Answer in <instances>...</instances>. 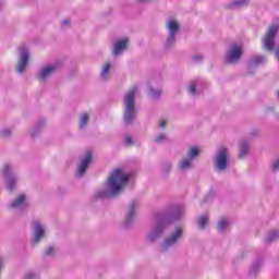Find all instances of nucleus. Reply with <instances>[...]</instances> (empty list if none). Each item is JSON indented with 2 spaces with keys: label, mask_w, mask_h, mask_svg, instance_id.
<instances>
[{
  "label": "nucleus",
  "mask_w": 279,
  "mask_h": 279,
  "mask_svg": "<svg viewBox=\"0 0 279 279\" xmlns=\"http://www.w3.org/2000/svg\"><path fill=\"white\" fill-rule=\"evenodd\" d=\"M130 182V174L123 172L121 168L116 169L110 177L108 178L105 186L107 192H98L96 197L99 199H104L106 197H112V195H117L121 193L125 187V184Z\"/></svg>",
  "instance_id": "1"
},
{
  "label": "nucleus",
  "mask_w": 279,
  "mask_h": 279,
  "mask_svg": "<svg viewBox=\"0 0 279 279\" xmlns=\"http://www.w3.org/2000/svg\"><path fill=\"white\" fill-rule=\"evenodd\" d=\"M136 90L138 88L132 87V89L126 94L124 99V121L125 123H132L134 121V118L136 117V108L134 105V96L136 95Z\"/></svg>",
  "instance_id": "2"
},
{
  "label": "nucleus",
  "mask_w": 279,
  "mask_h": 279,
  "mask_svg": "<svg viewBox=\"0 0 279 279\" xmlns=\"http://www.w3.org/2000/svg\"><path fill=\"white\" fill-rule=\"evenodd\" d=\"M279 24H271L262 39V45L267 51H274V43L276 40V34H278Z\"/></svg>",
  "instance_id": "3"
},
{
  "label": "nucleus",
  "mask_w": 279,
  "mask_h": 279,
  "mask_svg": "<svg viewBox=\"0 0 279 279\" xmlns=\"http://www.w3.org/2000/svg\"><path fill=\"white\" fill-rule=\"evenodd\" d=\"M216 167L218 171L228 169V148L222 147L216 157Z\"/></svg>",
  "instance_id": "4"
},
{
  "label": "nucleus",
  "mask_w": 279,
  "mask_h": 279,
  "mask_svg": "<svg viewBox=\"0 0 279 279\" xmlns=\"http://www.w3.org/2000/svg\"><path fill=\"white\" fill-rule=\"evenodd\" d=\"M167 223H169V220L167 218H162V219L158 220L155 226V230L148 236V241H150V242L156 241L158 239V236H160V234H162V232L165 231V228H167Z\"/></svg>",
  "instance_id": "5"
},
{
  "label": "nucleus",
  "mask_w": 279,
  "mask_h": 279,
  "mask_svg": "<svg viewBox=\"0 0 279 279\" xmlns=\"http://www.w3.org/2000/svg\"><path fill=\"white\" fill-rule=\"evenodd\" d=\"M241 56H243V47L232 46V48L227 53L226 62L228 63L239 62V60H241Z\"/></svg>",
  "instance_id": "6"
},
{
  "label": "nucleus",
  "mask_w": 279,
  "mask_h": 279,
  "mask_svg": "<svg viewBox=\"0 0 279 279\" xmlns=\"http://www.w3.org/2000/svg\"><path fill=\"white\" fill-rule=\"evenodd\" d=\"M168 31H169V38L167 41V47L171 45L175 40V33L180 29V24H178V21L170 20L167 24Z\"/></svg>",
  "instance_id": "7"
},
{
  "label": "nucleus",
  "mask_w": 279,
  "mask_h": 279,
  "mask_svg": "<svg viewBox=\"0 0 279 279\" xmlns=\"http://www.w3.org/2000/svg\"><path fill=\"white\" fill-rule=\"evenodd\" d=\"M90 160H93V154L87 153L84 157V159L81 162L80 169H78V175L82 177L84 173H86V169H88V165H90Z\"/></svg>",
  "instance_id": "8"
},
{
  "label": "nucleus",
  "mask_w": 279,
  "mask_h": 279,
  "mask_svg": "<svg viewBox=\"0 0 279 279\" xmlns=\"http://www.w3.org/2000/svg\"><path fill=\"white\" fill-rule=\"evenodd\" d=\"M128 38L123 39V40H117L113 44V56H119V53H121L124 49L128 48Z\"/></svg>",
  "instance_id": "9"
},
{
  "label": "nucleus",
  "mask_w": 279,
  "mask_h": 279,
  "mask_svg": "<svg viewBox=\"0 0 279 279\" xmlns=\"http://www.w3.org/2000/svg\"><path fill=\"white\" fill-rule=\"evenodd\" d=\"M29 61V53L27 50H24L22 52L21 61L17 64V72L23 73L25 71V68L27 66V62Z\"/></svg>",
  "instance_id": "10"
},
{
  "label": "nucleus",
  "mask_w": 279,
  "mask_h": 279,
  "mask_svg": "<svg viewBox=\"0 0 279 279\" xmlns=\"http://www.w3.org/2000/svg\"><path fill=\"white\" fill-rule=\"evenodd\" d=\"M35 236L33 240L34 245L40 241L41 236H45V229H43V226H40V222H35Z\"/></svg>",
  "instance_id": "11"
},
{
  "label": "nucleus",
  "mask_w": 279,
  "mask_h": 279,
  "mask_svg": "<svg viewBox=\"0 0 279 279\" xmlns=\"http://www.w3.org/2000/svg\"><path fill=\"white\" fill-rule=\"evenodd\" d=\"M180 236H182V229L177 228V232L166 240L165 242L166 247H169V245H173V243H175V241H178Z\"/></svg>",
  "instance_id": "12"
},
{
  "label": "nucleus",
  "mask_w": 279,
  "mask_h": 279,
  "mask_svg": "<svg viewBox=\"0 0 279 279\" xmlns=\"http://www.w3.org/2000/svg\"><path fill=\"white\" fill-rule=\"evenodd\" d=\"M53 71H56V68L53 66H47L44 70H41V72L39 73V80L41 82H45L50 75L51 73H53Z\"/></svg>",
  "instance_id": "13"
},
{
  "label": "nucleus",
  "mask_w": 279,
  "mask_h": 279,
  "mask_svg": "<svg viewBox=\"0 0 279 279\" xmlns=\"http://www.w3.org/2000/svg\"><path fill=\"white\" fill-rule=\"evenodd\" d=\"M23 202H25V194H21L19 198H16L12 204V208H19V206L23 205Z\"/></svg>",
  "instance_id": "14"
},
{
  "label": "nucleus",
  "mask_w": 279,
  "mask_h": 279,
  "mask_svg": "<svg viewBox=\"0 0 279 279\" xmlns=\"http://www.w3.org/2000/svg\"><path fill=\"white\" fill-rule=\"evenodd\" d=\"M191 162H193V159H183L180 162V169H182L184 171V169H189V167H191Z\"/></svg>",
  "instance_id": "15"
},
{
  "label": "nucleus",
  "mask_w": 279,
  "mask_h": 279,
  "mask_svg": "<svg viewBox=\"0 0 279 279\" xmlns=\"http://www.w3.org/2000/svg\"><path fill=\"white\" fill-rule=\"evenodd\" d=\"M247 151H250V147L247 146V144H242L239 153L240 158H243V156H245Z\"/></svg>",
  "instance_id": "16"
},
{
  "label": "nucleus",
  "mask_w": 279,
  "mask_h": 279,
  "mask_svg": "<svg viewBox=\"0 0 279 279\" xmlns=\"http://www.w3.org/2000/svg\"><path fill=\"white\" fill-rule=\"evenodd\" d=\"M206 223H208V216L205 215L198 219V226L199 228L204 229L206 228Z\"/></svg>",
  "instance_id": "17"
},
{
  "label": "nucleus",
  "mask_w": 279,
  "mask_h": 279,
  "mask_svg": "<svg viewBox=\"0 0 279 279\" xmlns=\"http://www.w3.org/2000/svg\"><path fill=\"white\" fill-rule=\"evenodd\" d=\"M190 158H195L196 156H199V148L198 147H192L189 151Z\"/></svg>",
  "instance_id": "18"
},
{
  "label": "nucleus",
  "mask_w": 279,
  "mask_h": 279,
  "mask_svg": "<svg viewBox=\"0 0 279 279\" xmlns=\"http://www.w3.org/2000/svg\"><path fill=\"white\" fill-rule=\"evenodd\" d=\"M278 236H279V232H278V231H271V232L269 233V236H268V239H267V242H268V243H271V241H276V239H278Z\"/></svg>",
  "instance_id": "19"
},
{
  "label": "nucleus",
  "mask_w": 279,
  "mask_h": 279,
  "mask_svg": "<svg viewBox=\"0 0 279 279\" xmlns=\"http://www.w3.org/2000/svg\"><path fill=\"white\" fill-rule=\"evenodd\" d=\"M134 202H132L131 204V208H130V211H129V216H128V219H126V226L128 223H130V220H132V218L134 217Z\"/></svg>",
  "instance_id": "20"
},
{
  "label": "nucleus",
  "mask_w": 279,
  "mask_h": 279,
  "mask_svg": "<svg viewBox=\"0 0 279 279\" xmlns=\"http://www.w3.org/2000/svg\"><path fill=\"white\" fill-rule=\"evenodd\" d=\"M111 66L112 65L110 63H106L104 65L102 71H101V77H106V75H108Z\"/></svg>",
  "instance_id": "21"
},
{
  "label": "nucleus",
  "mask_w": 279,
  "mask_h": 279,
  "mask_svg": "<svg viewBox=\"0 0 279 279\" xmlns=\"http://www.w3.org/2000/svg\"><path fill=\"white\" fill-rule=\"evenodd\" d=\"M226 226H228V221L226 220V218H222L218 223V230L220 232L226 230Z\"/></svg>",
  "instance_id": "22"
},
{
  "label": "nucleus",
  "mask_w": 279,
  "mask_h": 279,
  "mask_svg": "<svg viewBox=\"0 0 279 279\" xmlns=\"http://www.w3.org/2000/svg\"><path fill=\"white\" fill-rule=\"evenodd\" d=\"M86 123H88V113H83L81 117V128H85Z\"/></svg>",
  "instance_id": "23"
},
{
  "label": "nucleus",
  "mask_w": 279,
  "mask_h": 279,
  "mask_svg": "<svg viewBox=\"0 0 279 279\" xmlns=\"http://www.w3.org/2000/svg\"><path fill=\"white\" fill-rule=\"evenodd\" d=\"M149 95H150V97H159L160 92H158L156 89H150L149 90Z\"/></svg>",
  "instance_id": "24"
},
{
  "label": "nucleus",
  "mask_w": 279,
  "mask_h": 279,
  "mask_svg": "<svg viewBox=\"0 0 279 279\" xmlns=\"http://www.w3.org/2000/svg\"><path fill=\"white\" fill-rule=\"evenodd\" d=\"M263 62V57H255L254 58V64H260Z\"/></svg>",
  "instance_id": "25"
},
{
  "label": "nucleus",
  "mask_w": 279,
  "mask_h": 279,
  "mask_svg": "<svg viewBox=\"0 0 279 279\" xmlns=\"http://www.w3.org/2000/svg\"><path fill=\"white\" fill-rule=\"evenodd\" d=\"M3 175H8L10 173V166H5L2 170Z\"/></svg>",
  "instance_id": "26"
},
{
  "label": "nucleus",
  "mask_w": 279,
  "mask_h": 279,
  "mask_svg": "<svg viewBox=\"0 0 279 279\" xmlns=\"http://www.w3.org/2000/svg\"><path fill=\"white\" fill-rule=\"evenodd\" d=\"M124 143H125V145H132V137L126 136V137L124 138Z\"/></svg>",
  "instance_id": "27"
},
{
  "label": "nucleus",
  "mask_w": 279,
  "mask_h": 279,
  "mask_svg": "<svg viewBox=\"0 0 279 279\" xmlns=\"http://www.w3.org/2000/svg\"><path fill=\"white\" fill-rule=\"evenodd\" d=\"M166 136L163 134L158 135L156 138V143H160V141H165Z\"/></svg>",
  "instance_id": "28"
},
{
  "label": "nucleus",
  "mask_w": 279,
  "mask_h": 279,
  "mask_svg": "<svg viewBox=\"0 0 279 279\" xmlns=\"http://www.w3.org/2000/svg\"><path fill=\"white\" fill-rule=\"evenodd\" d=\"M9 190L12 191L14 189V180H10L8 183Z\"/></svg>",
  "instance_id": "29"
},
{
  "label": "nucleus",
  "mask_w": 279,
  "mask_h": 279,
  "mask_svg": "<svg viewBox=\"0 0 279 279\" xmlns=\"http://www.w3.org/2000/svg\"><path fill=\"white\" fill-rule=\"evenodd\" d=\"M51 254H53V247H49V248L46 251V256H51Z\"/></svg>",
  "instance_id": "30"
},
{
  "label": "nucleus",
  "mask_w": 279,
  "mask_h": 279,
  "mask_svg": "<svg viewBox=\"0 0 279 279\" xmlns=\"http://www.w3.org/2000/svg\"><path fill=\"white\" fill-rule=\"evenodd\" d=\"M195 90H196L195 85H190V93H192L193 95H195Z\"/></svg>",
  "instance_id": "31"
},
{
  "label": "nucleus",
  "mask_w": 279,
  "mask_h": 279,
  "mask_svg": "<svg viewBox=\"0 0 279 279\" xmlns=\"http://www.w3.org/2000/svg\"><path fill=\"white\" fill-rule=\"evenodd\" d=\"M233 5H243V0H238L233 3Z\"/></svg>",
  "instance_id": "32"
},
{
  "label": "nucleus",
  "mask_w": 279,
  "mask_h": 279,
  "mask_svg": "<svg viewBox=\"0 0 279 279\" xmlns=\"http://www.w3.org/2000/svg\"><path fill=\"white\" fill-rule=\"evenodd\" d=\"M166 126H167V121L161 120V121H160V128H166Z\"/></svg>",
  "instance_id": "33"
},
{
  "label": "nucleus",
  "mask_w": 279,
  "mask_h": 279,
  "mask_svg": "<svg viewBox=\"0 0 279 279\" xmlns=\"http://www.w3.org/2000/svg\"><path fill=\"white\" fill-rule=\"evenodd\" d=\"M63 25H69V20H64Z\"/></svg>",
  "instance_id": "34"
},
{
  "label": "nucleus",
  "mask_w": 279,
  "mask_h": 279,
  "mask_svg": "<svg viewBox=\"0 0 279 279\" xmlns=\"http://www.w3.org/2000/svg\"><path fill=\"white\" fill-rule=\"evenodd\" d=\"M3 134L4 136H8L10 134V131H5Z\"/></svg>",
  "instance_id": "35"
},
{
  "label": "nucleus",
  "mask_w": 279,
  "mask_h": 279,
  "mask_svg": "<svg viewBox=\"0 0 279 279\" xmlns=\"http://www.w3.org/2000/svg\"><path fill=\"white\" fill-rule=\"evenodd\" d=\"M34 275H27L26 278L29 279V278H33Z\"/></svg>",
  "instance_id": "36"
},
{
  "label": "nucleus",
  "mask_w": 279,
  "mask_h": 279,
  "mask_svg": "<svg viewBox=\"0 0 279 279\" xmlns=\"http://www.w3.org/2000/svg\"><path fill=\"white\" fill-rule=\"evenodd\" d=\"M194 60H199V56H195V57H194Z\"/></svg>",
  "instance_id": "37"
}]
</instances>
